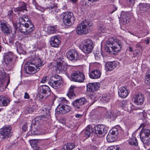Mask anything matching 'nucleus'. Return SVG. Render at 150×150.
<instances>
[{
	"label": "nucleus",
	"mask_w": 150,
	"mask_h": 150,
	"mask_svg": "<svg viewBox=\"0 0 150 150\" xmlns=\"http://www.w3.org/2000/svg\"><path fill=\"white\" fill-rule=\"evenodd\" d=\"M18 20V23L14 25L16 30L24 34H30L34 31V25L27 15H24L19 18Z\"/></svg>",
	"instance_id": "1"
},
{
	"label": "nucleus",
	"mask_w": 150,
	"mask_h": 150,
	"mask_svg": "<svg viewBox=\"0 0 150 150\" xmlns=\"http://www.w3.org/2000/svg\"><path fill=\"white\" fill-rule=\"evenodd\" d=\"M105 50L109 54H116L121 50V42L115 37H110L107 40L105 44Z\"/></svg>",
	"instance_id": "2"
},
{
	"label": "nucleus",
	"mask_w": 150,
	"mask_h": 150,
	"mask_svg": "<svg viewBox=\"0 0 150 150\" xmlns=\"http://www.w3.org/2000/svg\"><path fill=\"white\" fill-rule=\"evenodd\" d=\"M93 23L88 20L85 19L77 27L76 32L79 35L87 34L89 27L92 26Z\"/></svg>",
	"instance_id": "3"
},
{
	"label": "nucleus",
	"mask_w": 150,
	"mask_h": 150,
	"mask_svg": "<svg viewBox=\"0 0 150 150\" xmlns=\"http://www.w3.org/2000/svg\"><path fill=\"white\" fill-rule=\"evenodd\" d=\"M61 16L62 22L65 25L71 26L74 23L75 19L73 13L71 12L63 13Z\"/></svg>",
	"instance_id": "4"
},
{
	"label": "nucleus",
	"mask_w": 150,
	"mask_h": 150,
	"mask_svg": "<svg viewBox=\"0 0 150 150\" xmlns=\"http://www.w3.org/2000/svg\"><path fill=\"white\" fill-rule=\"evenodd\" d=\"M62 78L58 75L51 76L49 79L48 83L53 88L57 89L59 86V85L62 83Z\"/></svg>",
	"instance_id": "5"
},
{
	"label": "nucleus",
	"mask_w": 150,
	"mask_h": 150,
	"mask_svg": "<svg viewBox=\"0 0 150 150\" xmlns=\"http://www.w3.org/2000/svg\"><path fill=\"white\" fill-rule=\"evenodd\" d=\"M82 44L81 49L83 52L86 54H89L91 52L93 48V44L92 40L86 39L83 41Z\"/></svg>",
	"instance_id": "6"
},
{
	"label": "nucleus",
	"mask_w": 150,
	"mask_h": 150,
	"mask_svg": "<svg viewBox=\"0 0 150 150\" xmlns=\"http://www.w3.org/2000/svg\"><path fill=\"white\" fill-rule=\"evenodd\" d=\"M141 141L146 145H150V130L142 129L139 134Z\"/></svg>",
	"instance_id": "7"
},
{
	"label": "nucleus",
	"mask_w": 150,
	"mask_h": 150,
	"mask_svg": "<svg viewBox=\"0 0 150 150\" xmlns=\"http://www.w3.org/2000/svg\"><path fill=\"white\" fill-rule=\"evenodd\" d=\"M84 79L83 74L79 71H75L71 75V80L75 82L81 83L83 81Z\"/></svg>",
	"instance_id": "8"
},
{
	"label": "nucleus",
	"mask_w": 150,
	"mask_h": 150,
	"mask_svg": "<svg viewBox=\"0 0 150 150\" xmlns=\"http://www.w3.org/2000/svg\"><path fill=\"white\" fill-rule=\"evenodd\" d=\"M11 127H4L0 129V137L2 139L8 138L12 135Z\"/></svg>",
	"instance_id": "9"
},
{
	"label": "nucleus",
	"mask_w": 150,
	"mask_h": 150,
	"mask_svg": "<svg viewBox=\"0 0 150 150\" xmlns=\"http://www.w3.org/2000/svg\"><path fill=\"white\" fill-rule=\"evenodd\" d=\"M66 55L67 58L69 60L75 62L79 58V55L77 51L74 49H71L68 51Z\"/></svg>",
	"instance_id": "10"
},
{
	"label": "nucleus",
	"mask_w": 150,
	"mask_h": 150,
	"mask_svg": "<svg viewBox=\"0 0 150 150\" xmlns=\"http://www.w3.org/2000/svg\"><path fill=\"white\" fill-rule=\"evenodd\" d=\"M50 89L47 86L44 85L41 86L39 88L40 94L39 97L40 100H42L44 96L46 97V94L48 95L50 94Z\"/></svg>",
	"instance_id": "11"
},
{
	"label": "nucleus",
	"mask_w": 150,
	"mask_h": 150,
	"mask_svg": "<svg viewBox=\"0 0 150 150\" xmlns=\"http://www.w3.org/2000/svg\"><path fill=\"white\" fill-rule=\"evenodd\" d=\"M56 71L59 73L66 74L67 71V64L64 62H60L57 64Z\"/></svg>",
	"instance_id": "12"
},
{
	"label": "nucleus",
	"mask_w": 150,
	"mask_h": 150,
	"mask_svg": "<svg viewBox=\"0 0 150 150\" xmlns=\"http://www.w3.org/2000/svg\"><path fill=\"white\" fill-rule=\"evenodd\" d=\"M71 109L70 107L67 105H59L56 108L55 111L57 114H64L69 112Z\"/></svg>",
	"instance_id": "13"
},
{
	"label": "nucleus",
	"mask_w": 150,
	"mask_h": 150,
	"mask_svg": "<svg viewBox=\"0 0 150 150\" xmlns=\"http://www.w3.org/2000/svg\"><path fill=\"white\" fill-rule=\"evenodd\" d=\"M133 99L134 103L138 105H143L145 100L144 95L140 93L135 95L133 97Z\"/></svg>",
	"instance_id": "14"
},
{
	"label": "nucleus",
	"mask_w": 150,
	"mask_h": 150,
	"mask_svg": "<svg viewBox=\"0 0 150 150\" xmlns=\"http://www.w3.org/2000/svg\"><path fill=\"white\" fill-rule=\"evenodd\" d=\"M13 57V53L12 52H9L6 53L3 57L4 62L6 66H11Z\"/></svg>",
	"instance_id": "15"
},
{
	"label": "nucleus",
	"mask_w": 150,
	"mask_h": 150,
	"mask_svg": "<svg viewBox=\"0 0 150 150\" xmlns=\"http://www.w3.org/2000/svg\"><path fill=\"white\" fill-rule=\"evenodd\" d=\"M46 118V116L44 115L39 116L37 117L35 119V124L34 125V128L30 130L31 133L33 134H37V129L36 128V126L39 124L41 120H45V119Z\"/></svg>",
	"instance_id": "16"
},
{
	"label": "nucleus",
	"mask_w": 150,
	"mask_h": 150,
	"mask_svg": "<svg viewBox=\"0 0 150 150\" xmlns=\"http://www.w3.org/2000/svg\"><path fill=\"white\" fill-rule=\"evenodd\" d=\"M86 99L84 98L77 99L73 102L72 104L77 109L79 108L82 105H84L87 102Z\"/></svg>",
	"instance_id": "17"
},
{
	"label": "nucleus",
	"mask_w": 150,
	"mask_h": 150,
	"mask_svg": "<svg viewBox=\"0 0 150 150\" xmlns=\"http://www.w3.org/2000/svg\"><path fill=\"white\" fill-rule=\"evenodd\" d=\"M0 25L1 30L4 35H8L11 32V28L6 23H1Z\"/></svg>",
	"instance_id": "18"
},
{
	"label": "nucleus",
	"mask_w": 150,
	"mask_h": 150,
	"mask_svg": "<svg viewBox=\"0 0 150 150\" xmlns=\"http://www.w3.org/2000/svg\"><path fill=\"white\" fill-rule=\"evenodd\" d=\"M95 130L96 133L102 134L106 133L108 129L104 125H98L95 127Z\"/></svg>",
	"instance_id": "19"
},
{
	"label": "nucleus",
	"mask_w": 150,
	"mask_h": 150,
	"mask_svg": "<svg viewBox=\"0 0 150 150\" xmlns=\"http://www.w3.org/2000/svg\"><path fill=\"white\" fill-rule=\"evenodd\" d=\"M60 42V37L57 36H53L51 37L50 41L51 46L55 47H58Z\"/></svg>",
	"instance_id": "20"
},
{
	"label": "nucleus",
	"mask_w": 150,
	"mask_h": 150,
	"mask_svg": "<svg viewBox=\"0 0 150 150\" xmlns=\"http://www.w3.org/2000/svg\"><path fill=\"white\" fill-rule=\"evenodd\" d=\"M132 16V14L128 12H122L121 15V17L123 21L126 23L129 22V19Z\"/></svg>",
	"instance_id": "21"
},
{
	"label": "nucleus",
	"mask_w": 150,
	"mask_h": 150,
	"mask_svg": "<svg viewBox=\"0 0 150 150\" xmlns=\"http://www.w3.org/2000/svg\"><path fill=\"white\" fill-rule=\"evenodd\" d=\"M117 65V63L115 61L107 62L105 66V69L106 71H111L116 68Z\"/></svg>",
	"instance_id": "22"
},
{
	"label": "nucleus",
	"mask_w": 150,
	"mask_h": 150,
	"mask_svg": "<svg viewBox=\"0 0 150 150\" xmlns=\"http://www.w3.org/2000/svg\"><path fill=\"white\" fill-rule=\"evenodd\" d=\"M101 74V73L99 70L95 69L90 73L89 76L90 78L95 79L100 78Z\"/></svg>",
	"instance_id": "23"
},
{
	"label": "nucleus",
	"mask_w": 150,
	"mask_h": 150,
	"mask_svg": "<svg viewBox=\"0 0 150 150\" xmlns=\"http://www.w3.org/2000/svg\"><path fill=\"white\" fill-rule=\"evenodd\" d=\"M138 7L140 12H146L150 8V5L147 3H140Z\"/></svg>",
	"instance_id": "24"
},
{
	"label": "nucleus",
	"mask_w": 150,
	"mask_h": 150,
	"mask_svg": "<svg viewBox=\"0 0 150 150\" xmlns=\"http://www.w3.org/2000/svg\"><path fill=\"white\" fill-rule=\"evenodd\" d=\"M98 84L95 83H89L87 86V90L88 92H94L98 90Z\"/></svg>",
	"instance_id": "25"
},
{
	"label": "nucleus",
	"mask_w": 150,
	"mask_h": 150,
	"mask_svg": "<svg viewBox=\"0 0 150 150\" xmlns=\"http://www.w3.org/2000/svg\"><path fill=\"white\" fill-rule=\"evenodd\" d=\"M119 95L121 98H126L129 94V92L125 87H121L119 90Z\"/></svg>",
	"instance_id": "26"
},
{
	"label": "nucleus",
	"mask_w": 150,
	"mask_h": 150,
	"mask_svg": "<svg viewBox=\"0 0 150 150\" xmlns=\"http://www.w3.org/2000/svg\"><path fill=\"white\" fill-rule=\"evenodd\" d=\"M14 11L15 12H18V15L20 14L21 12H23L25 11H26L27 10L25 4L23 3L21 6L16 8H14Z\"/></svg>",
	"instance_id": "27"
},
{
	"label": "nucleus",
	"mask_w": 150,
	"mask_h": 150,
	"mask_svg": "<svg viewBox=\"0 0 150 150\" xmlns=\"http://www.w3.org/2000/svg\"><path fill=\"white\" fill-rule=\"evenodd\" d=\"M9 100L5 97L0 96V106H7L9 103Z\"/></svg>",
	"instance_id": "28"
},
{
	"label": "nucleus",
	"mask_w": 150,
	"mask_h": 150,
	"mask_svg": "<svg viewBox=\"0 0 150 150\" xmlns=\"http://www.w3.org/2000/svg\"><path fill=\"white\" fill-rule=\"evenodd\" d=\"M75 145L74 143H67L63 146L61 150H71L75 147Z\"/></svg>",
	"instance_id": "29"
},
{
	"label": "nucleus",
	"mask_w": 150,
	"mask_h": 150,
	"mask_svg": "<svg viewBox=\"0 0 150 150\" xmlns=\"http://www.w3.org/2000/svg\"><path fill=\"white\" fill-rule=\"evenodd\" d=\"M93 131L92 127L90 125H88L86 128L85 132V135L87 138L89 137Z\"/></svg>",
	"instance_id": "30"
},
{
	"label": "nucleus",
	"mask_w": 150,
	"mask_h": 150,
	"mask_svg": "<svg viewBox=\"0 0 150 150\" xmlns=\"http://www.w3.org/2000/svg\"><path fill=\"white\" fill-rule=\"evenodd\" d=\"M75 87V86H71L69 92L67 94V96L71 99H74L76 97V94L74 92V89Z\"/></svg>",
	"instance_id": "31"
},
{
	"label": "nucleus",
	"mask_w": 150,
	"mask_h": 150,
	"mask_svg": "<svg viewBox=\"0 0 150 150\" xmlns=\"http://www.w3.org/2000/svg\"><path fill=\"white\" fill-rule=\"evenodd\" d=\"M34 107L29 106L27 107L24 110V112L25 114L32 113L35 110Z\"/></svg>",
	"instance_id": "32"
},
{
	"label": "nucleus",
	"mask_w": 150,
	"mask_h": 150,
	"mask_svg": "<svg viewBox=\"0 0 150 150\" xmlns=\"http://www.w3.org/2000/svg\"><path fill=\"white\" fill-rule=\"evenodd\" d=\"M98 32L99 35V36H105L106 35V30L103 27H99L98 29Z\"/></svg>",
	"instance_id": "33"
},
{
	"label": "nucleus",
	"mask_w": 150,
	"mask_h": 150,
	"mask_svg": "<svg viewBox=\"0 0 150 150\" xmlns=\"http://www.w3.org/2000/svg\"><path fill=\"white\" fill-rule=\"evenodd\" d=\"M28 71L26 70V73L28 74H32L35 73L36 72V69L34 67L29 66L28 67Z\"/></svg>",
	"instance_id": "34"
},
{
	"label": "nucleus",
	"mask_w": 150,
	"mask_h": 150,
	"mask_svg": "<svg viewBox=\"0 0 150 150\" xmlns=\"http://www.w3.org/2000/svg\"><path fill=\"white\" fill-rule=\"evenodd\" d=\"M145 79L146 83L150 86V69H149L146 73Z\"/></svg>",
	"instance_id": "35"
},
{
	"label": "nucleus",
	"mask_w": 150,
	"mask_h": 150,
	"mask_svg": "<svg viewBox=\"0 0 150 150\" xmlns=\"http://www.w3.org/2000/svg\"><path fill=\"white\" fill-rule=\"evenodd\" d=\"M129 144L131 145L137 146L138 144V143L137 139L133 137L128 140Z\"/></svg>",
	"instance_id": "36"
},
{
	"label": "nucleus",
	"mask_w": 150,
	"mask_h": 150,
	"mask_svg": "<svg viewBox=\"0 0 150 150\" xmlns=\"http://www.w3.org/2000/svg\"><path fill=\"white\" fill-rule=\"evenodd\" d=\"M6 81L5 76L2 72H0V86L2 87L4 85Z\"/></svg>",
	"instance_id": "37"
},
{
	"label": "nucleus",
	"mask_w": 150,
	"mask_h": 150,
	"mask_svg": "<svg viewBox=\"0 0 150 150\" xmlns=\"http://www.w3.org/2000/svg\"><path fill=\"white\" fill-rule=\"evenodd\" d=\"M32 3L35 6L36 8L38 10L42 12H43L45 11V9L39 6L35 0H33Z\"/></svg>",
	"instance_id": "38"
},
{
	"label": "nucleus",
	"mask_w": 150,
	"mask_h": 150,
	"mask_svg": "<svg viewBox=\"0 0 150 150\" xmlns=\"http://www.w3.org/2000/svg\"><path fill=\"white\" fill-rule=\"evenodd\" d=\"M110 99V97L109 95L106 94H104L102 95V97L100 99L101 101L103 103H105L108 101Z\"/></svg>",
	"instance_id": "39"
},
{
	"label": "nucleus",
	"mask_w": 150,
	"mask_h": 150,
	"mask_svg": "<svg viewBox=\"0 0 150 150\" xmlns=\"http://www.w3.org/2000/svg\"><path fill=\"white\" fill-rule=\"evenodd\" d=\"M119 104L121 107L125 108V110H127V109L126 108H128V105L126 100H123L120 102Z\"/></svg>",
	"instance_id": "40"
},
{
	"label": "nucleus",
	"mask_w": 150,
	"mask_h": 150,
	"mask_svg": "<svg viewBox=\"0 0 150 150\" xmlns=\"http://www.w3.org/2000/svg\"><path fill=\"white\" fill-rule=\"evenodd\" d=\"M116 137L113 136L111 134H109L107 137V140L108 142H114L116 139Z\"/></svg>",
	"instance_id": "41"
},
{
	"label": "nucleus",
	"mask_w": 150,
	"mask_h": 150,
	"mask_svg": "<svg viewBox=\"0 0 150 150\" xmlns=\"http://www.w3.org/2000/svg\"><path fill=\"white\" fill-rule=\"evenodd\" d=\"M42 62H43L42 61L41 59H37L34 64L35 66L37 68V69H40L39 67L42 66L43 64Z\"/></svg>",
	"instance_id": "42"
},
{
	"label": "nucleus",
	"mask_w": 150,
	"mask_h": 150,
	"mask_svg": "<svg viewBox=\"0 0 150 150\" xmlns=\"http://www.w3.org/2000/svg\"><path fill=\"white\" fill-rule=\"evenodd\" d=\"M109 134H112L113 136L115 137L118 134V132L117 128H115L111 129L109 132Z\"/></svg>",
	"instance_id": "43"
},
{
	"label": "nucleus",
	"mask_w": 150,
	"mask_h": 150,
	"mask_svg": "<svg viewBox=\"0 0 150 150\" xmlns=\"http://www.w3.org/2000/svg\"><path fill=\"white\" fill-rule=\"evenodd\" d=\"M56 27L50 26L47 28V32L50 34L54 33L56 30Z\"/></svg>",
	"instance_id": "44"
},
{
	"label": "nucleus",
	"mask_w": 150,
	"mask_h": 150,
	"mask_svg": "<svg viewBox=\"0 0 150 150\" xmlns=\"http://www.w3.org/2000/svg\"><path fill=\"white\" fill-rule=\"evenodd\" d=\"M37 142L36 140H34V141H33L31 142V146L35 150H38V149L39 148L37 146Z\"/></svg>",
	"instance_id": "45"
},
{
	"label": "nucleus",
	"mask_w": 150,
	"mask_h": 150,
	"mask_svg": "<svg viewBox=\"0 0 150 150\" xmlns=\"http://www.w3.org/2000/svg\"><path fill=\"white\" fill-rule=\"evenodd\" d=\"M7 16L10 20H11L13 18V17L15 16V15L12 10H11L8 11Z\"/></svg>",
	"instance_id": "46"
},
{
	"label": "nucleus",
	"mask_w": 150,
	"mask_h": 150,
	"mask_svg": "<svg viewBox=\"0 0 150 150\" xmlns=\"http://www.w3.org/2000/svg\"><path fill=\"white\" fill-rule=\"evenodd\" d=\"M106 150H121V149L117 146H111L108 148Z\"/></svg>",
	"instance_id": "47"
},
{
	"label": "nucleus",
	"mask_w": 150,
	"mask_h": 150,
	"mask_svg": "<svg viewBox=\"0 0 150 150\" xmlns=\"http://www.w3.org/2000/svg\"><path fill=\"white\" fill-rule=\"evenodd\" d=\"M101 55V53L99 51H96L94 54L95 58L97 60H98L100 59Z\"/></svg>",
	"instance_id": "48"
},
{
	"label": "nucleus",
	"mask_w": 150,
	"mask_h": 150,
	"mask_svg": "<svg viewBox=\"0 0 150 150\" xmlns=\"http://www.w3.org/2000/svg\"><path fill=\"white\" fill-rule=\"evenodd\" d=\"M88 101L89 103L92 105L95 102L96 100L95 99V97L93 96H91L88 99Z\"/></svg>",
	"instance_id": "49"
},
{
	"label": "nucleus",
	"mask_w": 150,
	"mask_h": 150,
	"mask_svg": "<svg viewBox=\"0 0 150 150\" xmlns=\"http://www.w3.org/2000/svg\"><path fill=\"white\" fill-rule=\"evenodd\" d=\"M48 77L46 76L42 79V80L40 81V82L42 83H45L47 82V80L48 79Z\"/></svg>",
	"instance_id": "50"
},
{
	"label": "nucleus",
	"mask_w": 150,
	"mask_h": 150,
	"mask_svg": "<svg viewBox=\"0 0 150 150\" xmlns=\"http://www.w3.org/2000/svg\"><path fill=\"white\" fill-rule=\"evenodd\" d=\"M61 103H67L68 101L64 98H60Z\"/></svg>",
	"instance_id": "51"
},
{
	"label": "nucleus",
	"mask_w": 150,
	"mask_h": 150,
	"mask_svg": "<svg viewBox=\"0 0 150 150\" xmlns=\"http://www.w3.org/2000/svg\"><path fill=\"white\" fill-rule=\"evenodd\" d=\"M27 123L24 124L22 126V129L23 130L24 132H26L27 129Z\"/></svg>",
	"instance_id": "52"
},
{
	"label": "nucleus",
	"mask_w": 150,
	"mask_h": 150,
	"mask_svg": "<svg viewBox=\"0 0 150 150\" xmlns=\"http://www.w3.org/2000/svg\"><path fill=\"white\" fill-rule=\"evenodd\" d=\"M24 97L25 99H28L29 98L30 96L27 92H25Z\"/></svg>",
	"instance_id": "53"
},
{
	"label": "nucleus",
	"mask_w": 150,
	"mask_h": 150,
	"mask_svg": "<svg viewBox=\"0 0 150 150\" xmlns=\"http://www.w3.org/2000/svg\"><path fill=\"white\" fill-rule=\"evenodd\" d=\"M47 8H49V9L50 10H52V9L54 10L55 7L53 4H52V5L51 6L48 7Z\"/></svg>",
	"instance_id": "54"
},
{
	"label": "nucleus",
	"mask_w": 150,
	"mask_h": 150,
	"mask_svg": "<svg viewBox=\"0 0 150 150\" xmlns=\"http://www.w3.org/2000/svg\"><path fill=\"white\" fill-rule=\"evenodd\" d=\"M150 40V37L149 38H148L147 40H145V41L146 44L147 45L149 43Z\"/></svg>",
	"instance_id": "55"
},
{
	"label": "nucleus",
	"mask_w": 150,
	"mask_h": 150,
	"mask_svg": "<svg viewBox=\"0 0 150 150\" xmlns=\"http://www.w3.org/2000/svg\"><path fill=\"white\" fill-rule=\"evenodd\" d=\"M129 3L131 4H132L133 3L134 1L133 0H126Z\"/></svg>",
	"instance_id": "56"
},
{
	"label": "nucleus",
	"mask_w": 150,
	"mask_h": 150,
	"mask_svg": "<svg viewBox=\"0 0 150 150\" xmlns=\"http://www.w3.org/2000/svg\"><path fill=\"white\" fill-rule=\"evenodd\" d=\"M82 116V115L79 114H77L76 115L75 117L76 118H80Z\"/></svg>",
	"instance_id": "57"
},
{
	"label": "nucleus",
	"mask_w": 150,
	"mask_h": 150,
	"mask_svg": "<svg viewBox=\"0 0 150 150\" xmlns=\"http://www.w3.org/2000/svg\"><path fill=\"white\" fill-rule=\"evenodd\" d=\"M129 50L130 52H133V50L132 48L131 47H129Z\"/></svg>",
	"instance_id": "58"
},
{
	"label": "nucleus",
	"mask_w": 150,
	"mask_h": 150,
	"mask_svg": "<svg viewBox=\"0 0 150 150\" xmlns=\"http://www.w3.org/2000/svg\"><path fill=\"white\" fill-rule=\"evenodd\" d=\"M69 0L73 3H75L78 0Z\"/></svg>",
	"instance_id": "59"
},
{
	"label": "nucleus",
	"mask_w": 150,
	"mask_h": 150,
	"mask_svg": "<svg viewBox=\"0 0 150 150\" xmlns=\"http://www.w3.org/2000/svg\"><path fill=\"white\" fill-rule=\"evenodd\" d=\"M88 1H91V2H93L94 1H98L99 0H88Z\"/></svg>",
	"instance_id": "60"
},
{
	"label": "nucleus",
	"mask_w": 150,
	"mask_h": 150,
	"mask_svg": "<svg viewBox=\"0 0 150 150\" xmlns=\"http://www.w3.org/2000/svg\"><path fill=\"white\" fill-rule=\"evenodd\" d=\"M131 34L132 35H135H135H134V34H133L132 33H131Z\"/></svg>",
	"instance_id": "61"
},
{
	"label": "nucleus",
	"mask_w": 150,
	"mask_h": 150,
	"mask_svg": "<svg viewBox=\"0 0 150 150\" xmlns=\"http://www.w3.org/2000/svg\"><path fill=\"white\" fill-rule=\"evenodd\" d=\"M1 109H0V112L1 111Z\"/></svg>",
	"instance_id": "62"
},
{
	"label": "nucleus",
	"mask_w": 150,
	"mask_h": 150,
	"mask_svg": "<svg viewBox=\"0 0 150 150\" xmlns=\"http://www.w3.org/2000/svg\"><path fill=\"white\" fill-rule=\"evenodd\" d=\"M147 150H150V149H147Z\"/></svg>",
	"instance_id": "63"
},
{
	"label": "nucleus",
	"mask_w": 150,
	"mask_h": 150,
	"mask_svg": "<svg viewBox=\"0 0 150 150\" xmlns=\"http://www.w3.org/2000/svg\"><path fill=\"white\" fill-rule=\"evenodd\" d=\"M65 122H63V123H64Z\"/></svg>",
	"instance_id": "64"
}]
</instances>
